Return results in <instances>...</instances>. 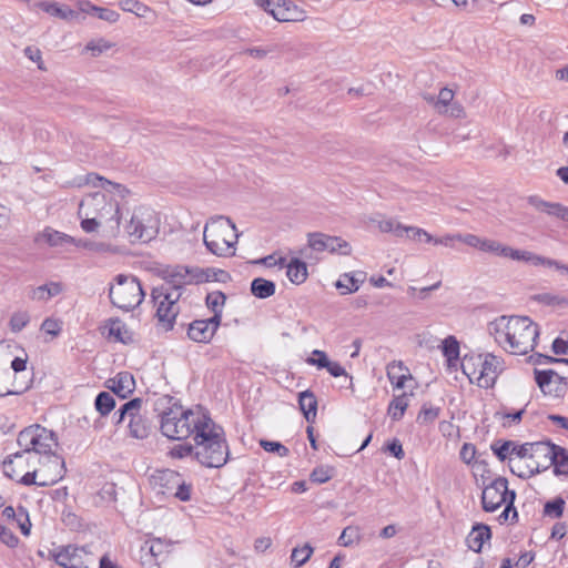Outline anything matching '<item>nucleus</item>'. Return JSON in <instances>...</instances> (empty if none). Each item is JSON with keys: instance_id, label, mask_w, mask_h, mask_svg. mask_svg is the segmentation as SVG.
Returning <instances> with one entry per match:
<instances>
[{"instance_id": "1", "label": "nucleus", "mask_w": 568, "mask_h": 568, "mask_svg": "<svg viewBox=\"0 0 568 568\" xmlns=\"http://www.w3.org/2000/svg\"><path fill=\"white\" fill-rule=\"evenodd\" d=\"M219 273L226 275L224 271H219ZM216 275L217 272L213 268L176 266L172 270L165 283L154 287L151 294L161 327L166 332L173 328L175 318L181 311V300L186 284L207 282L212 277L216 278Z\"/></svg>"}, {"instance_id": "2", "label": "nucleus", "mask_w": 568, "mask_h": 568, "mask_svg": "<svg viewBox=\"0 0 568 568\" xmlns=\"http://www.w3.org/2000/svg\"><path fill=\"white\" fill-rule=\"evenodd\" d=\"M494 341L505 352L513 355H526L534 351L540 331L537 323L528 316L501 315L487 325Z\"/></svg>"}, {"instance_id": "3", "label": "nucleus", "mask_w": 568, "mask_h": 568, "mask_svg": "<svg viewBox=\"0 0 568 568\" xmlns=\"http://www.w3.org/2000/svg\"><path fill=\"white\" fill-rule=\"evenodd\" d=\"M160 404L164 407L160 414L161 433L174 440L194 438L210 416L201 407L185 409L172 397H163Z\"/></svg>"}, {"instance_id": "4", "label": "nucleus", "mask_w": 568, "mask_h": 568, "mask_svg": "<svg viewBox=\"0 0 568 568\" xmlns=\"http://www.w3.org/2000/svg\"><path fill=\"white\" fill-rule=\"evenodd\" d=\"M193 440L194 457L203 466L220 468L227 463L230 450L224 430L211 417L200 428Z\"/></svg>"}, {"instance_id": "5", "label": "nucleus", "mask_w": 568, "mask_h": 568, "mask_svg": "<svg viewBox=\"0 0 568 568\" xmlns=\"http://www.w3.org/2000/svg\"><path fill=\"white\" fill-rule=\"evenodd\" d=\"M239 234L235 224L223 215L211 217L203 231V241L206 248L217 256L234 255V244Z\"/></svg>"}, {"instance_id": "6", "label": "nucleus", "mask_w": 568, "mask_h": 568, "mask_svg": "<svg viewBox=\"0 0 568 568\" xmlns=\"http://www.w3.org/2000/svg\"><path fill=\"white\" fill-rule=\"evenodd\" d=\"M504 368V359L493 353L465 356L462 359L463 373L468 376L470 383L481 388L494 387Z\"/></svg>"}, {"instance_id": "7", "label": "nucleus", "mask_w": 568, "mask_h": 568, "mask_svg": "<svg viewBox=\"0 0 568 568\" xmlns=\"http://www.w3.org/2000/svg\"><path fill=\"white\" fill-rule=\"evenodd\" d=\"M124 232L131 243L150 242L159 233L160 220L154 210L146 206H138L124 221Z\"/></svg>"}, {"instance_id": "8", "label": "nucleus", "mask_w": 568, "mask_h": 568, "mask_svg": "<svg viewBox=\"0 0 568 568\" xmlns=\"http://www.w3.org/2000/svg\"><path fill=\"white\" fill-rule=\"evenodd\" d=\"M109 298L113 306L129 312L142 303L144 292L138 277L131 274H118L114 283L109 287Z\"/></svg>"}, {"instance_id": "9", "label": "nucleus", "mask_w": 568, "mask_h": 568, "mask_svg": "<svg viewBox=\"0 0 568 568\" xmlns=\"http://www.w3.org/2000/svg\"><path fill=\"white\" fill-rule=\"evenodd\" d=\"M515 498V491L508 489L507 479L498 477L483 489L481 504L484 510L488 513H493L501 505H506L504 511L499 516L500 520L506 521L510 511H513V519H516L518 516L517 510L514 507Z\"/></svg>"}, {"instance_id": "10", "label": "nucleus", "mask_w": 568, "mask_h": 568, "mask_svg": "<svg viewBox=\"0 0 568 568\" xmlns=\"http://www.w3.org/2000/svg\"><path fill=\"white\" fill-rule=\"evenodd\" d=\"M36 462L41 465L40 468L26 471L20 479L21 484L50 486L63 478L65 468L61 456L52 452L43 457H38Z\"/></svg>"}, {"instance_id": "11", "label": "nucleus", "mask_w": 568, "mask_h": 568, "mask_svg": "<svg viewBox=\"0 0 568 568\" xmlns=\"http://www.w3.org/2000/svg\"><path fill=\"white\" fill-rule=\"evenodd\" d=\"M17 442L20 448L34 456L36 460L38 455L43 457L52 453L58 445L55 434L40 425H31L21 430Z\"/></svg>"}, {"instance_id": "12", "label": "nucleus", "mask_w": 568, "mask_h": 568, "mask_svg": "<svg viewBox=\"0 0 568 568\" xmlns=\"http://www.w3.org/2000/svg\"><path fill=\"white\" fill-rule=\"evenodd\" d=\"M557 445L547 442H536L529 444V452L527 458L530 459L528 471L516 473L514 466H510L513 474L520 478L531 477L542 470L548 469L556 459Z\"/></svg>"}, {"instance_id": "13", "label": "nucleus", "mask_w": 568, "mask_h": 568, "mask_svg": "<svg viewBox=\"0 0 568 568\" xmlns=\"http://www.w3.org/2000/svg\"><path fill=\"white\" fill-rule=\"evenodd\" d=\"M142 399L133 398L123 404L115 413L118 415L116 424L122 423L125 417L130 418L129 433L138 439L146 438L151 429L148 419L140 413Z\"/></svg>"}, {"instance_id": "14", "label": "nucleus", "mask_w": 568, "mask_h": 568, "mask_svg": "<svg viewBox=\"0 0 568 568\" xmlns=\"http://www.w3.org/2000/svg\"><path fill=\"white\" fill-rule=\"evenodd\" d=\"M535 379L540 390L545 395L559 398L562 397L567 392L568 383L566 378L552 369H535Z\"/></svg>"}, {"instance_id": "15", "label": "nucleus", "mask_w": 568, "mask_h": 568, "mask_svg": "<svg viewBox=\"0 0 568 568\" xmlns=\"http://www.w3.org/2000/svg\"><path fill=\"white\" fill-rule=\"evenodd\" d=\"M221 322L217 316L207 320H195L187 328V336L196 343H209L215 335Z\"/></svg>"}, {"instance_id": "16", "label": "nucleus", "mask_w": 568, "mask_h": 568, "mask_svg": "<svg viewBox=\"0 0 568 568\" xmlns=\"http://www.w3.org/2000/svg\"><path fill=\"white\" fill-rule=\"evenodd\" d=\"M106 387L121 398H126L135 388V382L129 372H121L106 381Z\"/></svg>"}, {"instance_id": "17", "label": "nucleus", "mask_w": 568, "mask_h": 568, "mask_svg": "<svg viewBox=\"0 0 568 568\" xmlns=\"http://www.w3.org/2000/svg\"><path fill=\"white\" fill-rule=\"evenodd\" d=\"M83 555H88L84 547L78 548L69 545L57 549L53 552V558L59 566L64 568L84 561Z\"/></svg>"}, {"instance_id": "18", "label": "nucleus", "mask_w": 568, "mask_h": 568, "mask_svg": "<svg viewBox=\"0 0 568 568\" xmlns=\"http://www.w3.org/2000/svg\"><path fill=\"white\" fill-rule=\"evenodd\" d=\"M528 203L537 211L568 222V207L560 203L547 202L537 195L529 196Z\"/></svg>"}, {"instance_id": "19", "label": "nucleus", "mask_w": 568, "mask_h": 568, "mask_svg": "<svg viewBox=\"0 0 568 568\" xmlns=\"http://www.w3.org/2000/svg\"><path fill=\"white\" fill-rule=\"evenodd\" d=\"M106 194L95 192L87 195L79 204V216H95L99 215V209L105 205Z\"/></svg>"}, {"instance_id": "20", "label": "nucleus", "mask_w": 568, "mask_h": 568, "mask_svg": "<svg viewBox=\"0 0 568 568\" xmlns=\"http://www.w3.org/2000/svg\"><path fill=\"white\" fill-rule=\"evenodd\" d=\"M529 444L517 445L515 442L507 440L501 445H491V449L500 460H505L508 456L515 455L518 458H527L529 452Z\"/></svg>"}, {"instance_id": "21", "label": "nucleus", "mask_w": 568, "mask_h": 568, "mask_svg": "<svg viewBox=\"0 0 568 568\" xmlns=\"http://www.w3.org/2000/svg\"><path fill=\"white\" fill-rule=\"evenodd\" d=\"M36 7L47 12L48 14L59 18L64 21H71L78 18V12L72 10L65 4H60L55 1H40Z\"/></svg>"}, {"instance_id": "22", "label": "nucleus", "mask_w": 568, "mask_h": 568, "mask_svg": "<svg viewBox=\"0 0 568 568\" xmlns=\"http://www.w3.org/2000/svg\"><path fill=\"white\" fill-rule=\"evenodd\" d=\"M387 377L394 388L400 389L406 386L408 381H413L407 367L402 362H392L387 365Z\"/></svg>"}, {"instance_id": "23", "label": "nucleus", "mask_w": 568, "mask_h": 568, "mask_svg": "<svg viewBox=\"0 0 568 568\" xmlns=\"http://www.w3.org/2000/svg\"><path fill=\"white\" fill-rule=\"evenodd\" d=\"M34 242H45L50 246L58 247L68 245L70 243H75V239L51 227H45L42 232L37 234V236L34 237Z\"/></svg>"}, {"instance_id": "24", "label": "nucleus", "mask_w": 568, "mask_h": 568, "mask_svg": "<svg viewBox=\"0 0 568 568\" xmlns=\"http://www.w3.org/2000/svg\"><path fill=\"white\" fill-rule=\"evenodd\" d=\"M491 537L490 528L485 524H476L466 538L469 549L479 552L486 541Z\"/></svg>"}, {"instance_id": "25", "label": "nucleus", "mask_w": 568, "mask_h": 568, "mask_svg": "<svg viewBox=\"0 0 568 568\" xmlns=\"http://www.w3.org/2000/svg\"><path fill=\"white\" fill-rule=\"evenodd\" d=\"M120 207L119 203L112 199L105 197V205H103L101 209H99V215L98 220L101 223L108 224V223H114L111 227L119 231L120 226Z\"/></svg>"}, {"instance_id": "26", "label": "nucleus", "mask_w": 568, "mask_h": 568, "mask_svg": "<svg viewBox=\"0 0 568 568\" xmlns=\"http://www.w3.org/2000/svg\"><path fill=\"white\" fill-rule=\"evenodd\" d=\"M170 547L171 544L164 539H149L141 547V551L144 554L142 558L149 555L152 560L158 561L169 552Z\"/></svg>"}, {"instance_id": "27", "label": "nucleus", "mask_w": 568, "mask_h": 568, "mask_svg": "<svg viewBox=\"0 0 568 568\" xmlns=\"http://www.w3.org/2000/svg\"><path fill=\"white\" fill-rule=\"evenodd\" d=\"M160 479L176 485L174 496L182 501H187L191 498V485L181 481L180 475L173 470H164L160 474Z\"/></svg>"}, {"instance_id": "28", "label": "nucleus", "mask_w": 568, "mask_h": 568, "mask_svg": "<svg viewBox=\"0 0 568 568\" xmlns=\"http://www.w3.org/2000/svg\"><path fill=\"white\" fill-rule=\"evenodd\" d=\"M62 285L59 282H50L38 287L31 288L29 297L38 302H48L50 298L62 292Z\"/></svg>"}, {"instance_id": "29", "label": "nucleus", "mask_w": 568, "mask_h": 568, "mask_svg": "<svg viewBox=\"0 0 568 568\" xmlns=\"http://www.w3.org/2000/svg\"><path fill=\"white\" fill-rule=\"evenodd\" d=\"M304 12L291 1L282 0L275 11L274 19L280 22L298 21L303 19Z\"/></svg>"}, {"instance_id": "30", "label": "nucleus", "mask_w": 568, "mask_h": 568, "mask_svg": "<svg viewBox=\"0 0 568 568\" xmlns=\"http://www.w3.org/2000/svg\"><path fill=\"white\" fill-rule=\"evenodd\" d=\"M298 405L305 419L314 423L317 414V399L311 390H304L298 395Z\"/></svg>"}, {"instance_id": "31", "label": "nucleus", "mask_w": 568, "mask_h": 568, "mask_svg": "<svg viewBox=\"0 0 568 568\" xmlns=\"http://www.w3.org/2000/svg\"><path fill=\"white\" fill-rule=\"evenodd\" d=\"M286 275L293 284L304 283L308 276L306 263L300 258H292L286 265Z\"/></svg>"}, {"instance_id": "32", "label": "nucleus", "mask_w": 568, "mask_h": 568, "mask_svg": "<svg viewBox=\"0 0 568 568\" xmlns=\"http://www.w3.org/2000/svg\"><path fill=\"white\" fill-rule=\"evenodd\" d=\"M85 183L92 185L93 187H101L108 192H116L121 196H124V194L128 192L121 184L113 183L95 173L88 174L85 178Z\"/></svg>"}, {"instance_id": "33", "label": "nucleus", "mask_w": 568, "mask_h": 568, "mask_svg": "<svg viewBox=\"0 0 568 568\" xmlns=\"http://www.w3.org/2000/svg\"><path fill=\"white\" fill-rule=\"evenodd\" d=\"M275 283L263 277H256L251 283V293L257 298H268L275 294Z\"/></svg>"}, {"instance_id": "34", "label": "nucleus", "mask_w": 568, "mask_h": 568, "mask_svg": "<svg viewBox=\"0 0 568 568\" xmlns=\"http://www.w3.org/2000/svg\"><path fill=\"white\" fill-rule=\"evenodd\" d=\"M410 395H413L410 393ZM409 394L402 393L397 396H394L392 402L388 405V415L393 420H399L405 414L406 408L408 407Z\"/></svg>"}, {"instance_id": "35", "label": "nucleus", "mask_w": 568, "mask_h": 568, "mask_svg": "<svg viewBox=\"0 0 568 568\" xmlns=\"http://www.w3.org/2000/svg\"><path fill=\"white\" fill-rule=\"evenodd\" d=\"M226 296L221 291H214L206 295V306L213 312V316H217V321L221 322L223 306L225 304Z\"/></svg>"}, {"instance_id": "36", "label": "nucleus", "mask_w": 568, "mask_h": 568, "mask_svg": "<svg viewBox=\"0 0 568 568\" xmlns=\"http://www.w3.org/2000/svg\"><path fill=\"white\" fill-rule=\"evenodd\" d=\"M363 280L355 277L348 273L343 274L335 283L336 288L341 290L342 294H351L359 288Z\"/></svg>"}, {"instance_id": "37", "label": "nucleus", "mask_w": 568, "mask_h": 568, "mask_svg": "<svg viewBox=\"0 0 568 568\" xmlns=\"http://www.w3.org/2000/svg\"><path fill=\"white\" fill-rule=\"evenodd\" d=\"M314 549L310 544H305L302 547H295L291 554V564L295 567H302L308 561Z\"/></svg>"}, {"instance_id": "38", "label": "nucleus", "mask_w": 568, "mask_h": 568, "mask_svg": "<svg viewBox=\"0 0 568 568\" xmlns=\"http://www.w3.org/2000/svg\"><path fill=\"white\" fill-rule=\"evenodd\" d=\"M94 407L101 416H106L115 407V400L110 393L101 392L95 397Z\"/></svg>"}, {"instance_id": "39", "label": "nucleus", "mask_w": 568, "mask_h": 568, "mask_svg": "<svg viewBox=\"0 0 568 568\" xmlns=\"http://www.w3.org/2000/svg\"><path fill=\"white\" fill-rule=\"evenodd\" d=\"M442 351L449 365L459 357V343L454 336H448L443 341Z\"/></svg>"}, {"instance_id": "40", "label": "nucleus", "mask_w": 568, "mask_h": 568, "mask_svg": "<svg viewBox=\"0 0 568 568\" xmlns=\"http://www.w3.org/2000/svg\"><path fill=\"white\" fill-rule=\"evenodd\" d=\"M9 375L10 371L7 368V365H3L2 367L0 366V397H4L7 395H19L29 388L28 384L23 386H14L13 388L4 386L3 382Z\"/></svg>"}, {"instance_id": "41", "label": "nucleus", "mask_w": 568, "mask_h": 568, "mask_svg": "<svg viewBox=\"0 0 568 568\" xmlns=\"http://www.w3.org/2000/svg\"><path fill=\"white\" fill-rule=\"evenodd\" d=\"M532 300L548 306H568V297L551 293L536 294Z\"/></svg>"}, {"instance_id": "42", "label": "nucleus", "mask_w": 568, "mask_h": 568, "mask_svg": "<svg viewBox=\"0 0 568 568\" xmlns=\"http://www.w3.org/2000/svg\"><path fill=\"white\" fill-rule=\"evenodd\" d=\"M551 466L556 475H568V453L565 448L557 446L556 459Z\"/></svg>"}, {"instance_id": "43", "label": "nucleus", "mask_w": 568, "mask_h": 568, "mask_svg": "<svg viewBox=\"0 0 568 568\" xmlns=\"http://www.w3.org/2000/svg\"><path fill=\"white\" fill-rule=\"evenodd\" d=\"M361 540V530L358 527L348 526L343 529L338 542L343 547H349Z\"/></svg>"}, {"instance_id": "44", "label": "nucleus", "mask_w": 568, "mask_h": 568, "mask_svg": "<svg viewBox=\"0 0 568 568\" xmlns=\"http://www.w3.org/2000/svg\"><path fill=\"white\" fill-rule=\"evenodd\" d=\"M8 459L12 462L14 466H17L19 474H21L27 467H29L30 464L33 465L36 463L34 456H30L23 449H21V452H17L10 455Z\"/></svg>"}, {"instance_id": "45", "label": "nucleus", "mask_w": 568, "mask_h": 568, "mask_svg": "<svg viewBox=\"0 0 568 568\" xmlns=\"http://www.w3.org/2000/svg\"><path fill=\"white\" fill-rule=\"evenodd\" d=\"M454 95L455 93L452 89L442 88L436 100V111L438 113H447Z\"/></svg>"}, {"instance_id": "46", "label": "nucleus", "mask_w": 568, "mask_h": 568, "mask_svg": "<svg viewBox=\"0 0 568 568\" xmlns=\"http://www.w3.org/2000/svg\"><path fill=\"white\" fill-rule=\"evenodd\" d=\"M326 241V251L331 253H341L345 255L351 253V245L341 237L328 235V240Z\"/></svg>"}, {"instance_id": "47", "label": "nucleus", "mask_w": 568, "mask_h": 568, "mask_svg": "<svg viewBox=\"0 0 568 568\" xmlns=\"http://www.w3.org/2000/svg\"><path fill=\"white\" fill-rule=\"evenodd\" d=\"M565 501L558 497L554 500L547 501L544 506V514L552 518H559L564 513Z\"/></svg>"}, {"instance_id": "48", "label": "nucleus", "mask_w": 568, "mask_h": 568, "mask_svg": "<svg viewBox=\"0 0 568 568\" xmlns=\"http://www.w3.org/2000/svg\"><path fill=\"white\" fill-rule=\"evenodd\" d=\"M112 47H113V44L111 42L106 41L105 39L100 38V39L91 40L90 42H88L85 45V50L90 51L93 57H98V55L102 54L104 51L111 49Z\"/></svg>"}, {"instance_id": "49", "label": "nucleus", "mask_w": 568, "mask_h": 568, "mask_svg": "<svg viewBox=\"0 0 568 568\" xmlns=\"http://www.w3.org/2000/svg\"><path fill=\"white\" fill-rule=\"evenodd\" d=\"M308 237V246L314 250V251H317V252H323V251H326V243L328 240V235L326 234H323V233H310L307 235Z\"/></svg>"}, {"instance_id": "50", "label": "nucleus", "mask_w": 568, "mask_h": 568, "mask_svg": "<svg viewBox=\"0 0 568 568\" xmlns=\"http://www.w3.org/2000/svg\"><path fill=\"white\" fill-rule=\"evenodd\" d=\"M30 321V316L27 312H17L10 318V328L12 332L22 331Z\"/></svg>"}, {"instance_id": "51", "label": "nucleus", "mask_w": 568, "mask_h": 568, "mask_svg": "<svg viewBox=\"0 0 568 568\" xmlns=\"http://www.w3.org/2000/svg\"><path fill=\"white\" fill-rule=\"evenodd\" d=\"M260 445L263 447L264 450H266L268 453H275L280 457H285L290 453L288 448L285 447L280 442H271V440L262 439L260 442Z\"/></svg>"}, {"instance_id": "52", "label": "nucleus", "mask_w": 568, "mask_h": 568, "mask_svg": "<svg viewBox=\"0 0 568 568\" xmlns=\"http://www.w3.org/2000/svg\"><path fill=\"white\" fill-rule=\"evenodd\" d=\"M439 415V408L424 405L417 416V422L423 424L433 423Z\"/></svg>"}, {"instance_id": "53", "label": "nucleus", "mask_w": 568, "mask_h": 568, "mask_svg": "<svg viewBox=\"0 0 568 568\" xmlns=\"http://www.w3.org/2000/svg\"><path fill=\"white\" fill-rule=\"evenodd\" d=\"M194 445L178 444L171 448L170 456L173 458H184L192 455L194 456Z\"/></svg>"}, {"instance_id": "54", "label": "nucleus", "mask_w": 568, "mask_h": 568, "mask_svg": "<svg viewBox=\"0 0 568 568\" xmlns=\"http://www.w3.org/2000/svg\"><path fill=\"white\" fill-rule=\"evenodd\" d=\"M18 527L24 536H29L31 529V523L29 519L28 511L23 507L18 508V518H17Z\"/></svg>"}, {"instance_id": "55", "label": "nucleus", "mask_w": 568, "mask_h": 568, "mask_svg": "<svg viewBox=\"0 0 568 568\" xmlns=\"http://www.w3.org/2000/svg\"><path fill=\"white\" fill-rule=\"evenodd\" d=\"M121 6L124 11L134 12L139 17H143L144 12L149 10L146 6L136 0H124Z\"/></svg>"}, {"instance_id": "56", "label": "nucleus", "mask_w": 568, "mask_h": 568, "mask_svg": "<svg viewBox=\"0 0 568 568\" xmlns=\"http://www.w3.org/2000/svg\"><path fill=\"white\" fill-rule=\"evenodd\" d=\"M313 483L324 484L332 478V470L325 467H316L310 476Z\"/></svg>"}, {"instance_id": "57", "label": "nucleus", "mask_w": 568, "mask_h": 568, "mask_svg": "<svg viewBox=\"0 0 568 568\" xmlns=\"http://www.w3.org/2000/svg\"><path fill=\"white\" fill-rule=\"evenodd\" d=\"M0 540L10 548H14L19 544V538L3 525H0Z\"/></svg>"}, {"instance_id": "58", "label": "nucleus", "mask_w": 568, "mask_h": 568, "mask_svg": "<svg viewBox=\"0 0 568 568\" xmlns=\"http://www.w3.org/2000/svg\"><path fill=\"white\" fill-rule=\"evenodd\" d=\"M311 365H315L318 368H326L328 366L329 359L325 352L315 349L312 353V357L306 361Z\"/></svg>"}, {"instance_id": "59", "label": "nucleus", "mask_w": 568, "mask_h": 568, "mask_svg": "<svg viewBox=\"0 0 568 568\" xmlns=\"http://www.w3.org/2000/svg\"><path fill=\"white\" fill-rule=\"evenodd\" d=\"M504 246L505 245L498 241L483 239L479 250L484 251V252H490L498 256H501V251H504Z\"/></svg>"}, {"instance_id": "60", "label": "nucleus", "mask_w": 568, "mask_h": 568, "mask_svg": "<svg viewBox=\"0 0 568 568\" xmlns=\"http://www.w3.org/2000/svg\"><path fill=\"white\" fill-rule=\"evenodd\" d=\"M41 329L44 331L47 334L57 336L61 331V325L57 320L45 318L41 324Z\"/></svg>"}, {"instance_id": "61", "label": "nucleus", "mask_w": 568, "mask_h": 568, "mask_svg": "<svg viewBox=\"0 0 568 568\" xmlns=\"http://www.w3.org/2000/svg\"><path fill=\"white\" fill-rule=\"evenodd\" d=\"M459 456H460V459L464 463L470 464L475 459V456H476V448H475V446L473 444L465 443L462 446V449L459 452Z\"/></svg>"}, {"instance_id": "62", "label": "nucleus", "mask_w": 568, "mask_h": 568, "mask_svg": "<svg viewBox=\"0 0 568 568\" xmlns=\"http://www.w3.org/2000/svg\"><path fill=\"white\" fill-rule=\"evenodd\" d=\"M95 14L99 19L110 23L116 22L120 18V14L116 11L101 7L98 8Z\"/></svg>"}, {"instance_id": "63", "label": "nucleus", "mask_w": 568, "mask_h": 568, "mask_svg": "<svg viewBox=\"0 0 568 568\" xmlns=\"http://www.w3.org/2000/svg\"><path fill=\"white\" fill-rule=\"evenodd\" d=\"M126 333L125 326L120 321L112 322L109 328V335L114 336L118 341L125 343L123 334Z\"/></svg>"}, {"instance_id": "64", "label": "nucleus", "mask_w": 568, "mask_h": 568, "mask_svg": "<svg viewBox=\"0 0 568 568\" xmlns=\"http://www.w3.org/2000/svg\"><path fill=\"white\" fill-rule=\"evenodd\" d=\"M82 219L81 221V227L87 233H92L97 231L100 224H102L98 217L95 216H80Z\"/></svg>"}]
</instances>
